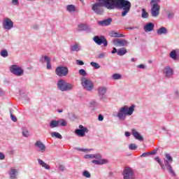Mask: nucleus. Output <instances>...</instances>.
Wrapping results in <instances>:
<instances>
[{
    "mask_svg": "<svg viewBox=\"0 0 179 179\" xmlns=\"http://www.w3.org/2000/svg\"><path fill=\"white\" fill-rule=\"evenodd\" d=\"M98 3L92 5V9L96 15H103L104 13V8L103 6L113 10L114 9H122V17L127 16L131 10V1L128 0H98Z\"/></svg>",
    "mask_w": 179,
    "mask_h": 179,
    "instance_id": "1",
    "label": "nucleus"
},
{
    "mask_svg": "<svg viewBox=\"0 0 179 179\" xmlns=\"http://www.w3.org/2000/svg\"><path fill=\"white\" fill-rule=\"evenodd\" d=\"M134 111L135 105H131L130 107H128V106H124L119 109L116 117L120 121H125L127 119V115H132Z\"/></svg>",
    "mask_w": 179,
    "mask_h": 179,
    "instance_id": "2",
    "label": "nucleus"
},
{
    "mask_svg": "<svg viewBox=\"0 0 179 179\" xmlns=\"http://www.w3.org/2000/svg\"><path fill=\"white\" fill-rule=\"evenodd\" d=\"M57 89L61 92H69L73 89V85L66 82L64 79H60L57 83Z\"/></svg>",
    "mask_w": 179,
    "mask_h": 179,
    "instance_id": "3",
    "label": "nucleus"
},
{
    "mask_svg": "<svg viewBox=\"0 0 179 179\" xmlns=\"http://www.w3.org/2000/svg\"><path fill=\"white\" fill-rule=\"evenodd\" d=\"M81 85L85 90L87 92H92L94 89V84L92 80L86 77L81 78Z\"/></svg>",
    "mask_w": 179,
    "mask_h": 179,
    "instance_id": "4",
    "label": "nucleus"
},
{
    "mask_svg": "<svg viewBox=\"0 0 179 179\" xmlns=\"http://www.w3.org/2000/svg\"><path fill=\"white\" fill-rule=\"evenodd\" d=\"M10 72H11V73H13L15 76H23L24 73V70H23L22 67L16 64H13L10 67Z\"/></svg>",
    "mask_w": 179,
    "mask_h": 179,
    "instance_id": "5",
    "label": "nucleus"
},
{
    "mask_svg": "<svg viewBox=\"0 0 179 179\" xmlns=\"http://www.w3.org/2000/svg\"><path fill=\"white\" fill-rule=\"evenodd\" d=\"M69 73V69L64 66H57L55 69V74L59 78L66 76Z\"/></svg>",
    "mask_w": 179,
    "mask_h": 179,
    "instance_id": "6",
    "label": "nucleus"
},
{
    "mask_svg": "<svg viewBox=\"0 0 179 179\" xmlns=\"http://www.w3.org/2000/svg\"><path fill=\"white\" fill-rule=\"evenodd\" d=\"M123 179H135V173L131 167H125L122 172Z\"/></svg>",
    "mask_w": 179,
    "mask_h": 179,
    "instance_id": "7",
    "label": "nucleus"
},
{
    "mask_svg": "<svg viewBox=\"0 0 179 179\" xmlns=\"http://www.w3.org/2000/svg\"><path fill=\"white\" fill-rule=\"evenodd\" d=\"M66 121H65L64 119L59 120H52L49 123V127L50 128L53 129L58 128V127H66Z\"/></svg>",
    "mask_w": 179,
    "mask_h": 179,
    "instance_id": "8",
    "label": "nucleus"
},
{
    "mask_svg": "<svg viewBox=\"0 0 179 179\" xmlns=\"http://www.w3.org/2000/svg\"><path fill=\"white\" fill-rule=\"evenodd\" d=\"M93 41H94L97 45H101V44L103 45V47L108 45V42L104 36H95L93 38Z\"/></svg>",
    "mask_w": 179,
    "mask_h": 179,
    "instance_id": "9",
    "label": "nucleus"
},
{
    "mask_svg": "<svg viewBox=\"0 0 179 179\" xmlns=\"http://www.w3.org/2000/svg\"><path fill=\"white\" fill-rule=\"evenodd\" d=\"M89 132V129L87 127H85L83 125H79V129H76L75 130V134L77 136H80L83 138V136H86V134Z\"/></svg>",
    "mask_w": 179,
    "mask_h": 179,
    "instance_id": "10",
    "label": "nucleus"
},
{
    "mask_svg": "<svg viewBox=\"0 0 179 179\" xmlns=\"http://www.w3.org/2000/svg\"><path fill=\"white\" fill-rule=\"evenodd\" d=\"M160 14V5L153 4L151 8V16L152 17H157Z\"/></svg>",
    "mask_w": 179,
    "mask_h": 179,
    "instance_id": "11",
    "label": "nucleus"
},
{
    "mask_svg": "<svg viewBox=\"0 0 179 179\" xmlns=\"http://www.w3.org/2000/svg\"><path fill=\"white\" fill-rule=\"evenodd\" d=\"M3 27L5 30H10L13 27V21L10 18H5L3 21Z\"/></svg>",
    "mask_w": 179,
    "mask_h": 179,
    "instance_id": "12",
    "label": "nucleus"
},
{
    "mask_svg": "<svg viewBox=\"0 0 179 179\" xmlns=\"http://www.w3.org/2000/svg\"><path fill=\"white\" fill-rule=\"evenodd\" d=\"M113 43L115 47H125L128 44V41H127L125 39L122 38H118V39H114L113 41Z\"/></svg>",
    "mask_w": 179,
    "mask_h": 179,
    "instance_id": "13",
    "label": "nucleus"
},
{
    "mask_svg": "<svg viewBox=\"0 0 179 179\" xmlns=\"http://www.w3.org/2000/svg\"><path fill=\"white\" fill-rule=\"evenodd\" d=\"M164 75L165 78H171L174 75V70L170 66H166L164 69Z\"/></svg>",
    "mask_w": 179,
    "mask_h": 179,
    "instance_id": "14",
    "label": "nucleus"
},
{
    "mask_svg": "<svg viewBox=\"0 0 179 179\" xmlns=\"http://www.w3.org/2000/svg\"><path fill=\"white\" fill-rule=\"evenodd\" d=\"M106 93H107V88L106 87H99L98 88V94L101 100L106 99Z\"/></svg>",
    "mask_w": 179,
    "mask_h": 179,
    "instance_id": "15",
    "label": "nucleus"
},
{
    "mask_svg": "<svg viewBox=\"0 0 179 179\" xmlns=\"http://www.w3.org/2000/svg\"><path fill=\"white\" fill-rule=\"evenodd\" d=\"M35 146L39 149V152H41V153H44L45 152V145H44V143H43V142L41 141H37L35 143Z\"/></svg>",
    "mask_w": 179,
    "mask_h": 179,
    "instance_id": "16",
    "label": "nucleus"
},
{
    "mask_svg": "<svg viewBox=\"0 0 179 179\" xmlns=\"http://www.w3.org/2000/svg\"><path fill=\"white\" fill-rule=\"evenodd\" d=\"M131 134L135 138V139H137V141H140V142L143 141V136H142V135H141V134H139L136 129H133L131 130Z\"/></svg>",
    "mask_w": 179,
    "mask_h": 179,
    "instance_id": "17",
    "label": "nucleus"
},
{
    "mask_svg": "<svg viewBox=\"0 0 179 179\" xmlns=\"http://www.w3.org/2000/svg\"><path fill=\"white\" fill-rule=\"evenodd\" d=\"M155 29V24L152 22H148L147 24L144 26V31L145 33H149L150 31H153Z\"/></svg>",
    "mask_w": 179,
    "mask_h": 179,
    "instance_id": "18",
    "label": "nucleus"
},
{
    "mask_svg": "<svg viewBox=\"0 0 179 179\" xmlns=\"http://www.w3.org/2000/svg\"><path fill=\"white\" fill-rule=\"evenodd\" d=\"M111 22H113V18L109 17L102 21H98V24H99V26H110V24H111Z\"/></svg>",
    "mask_w": 179,
    "mask_h": 179,
    "instance_id": "19",
    "label": "nucleus"
},
{
    "mask_svg": "<svg viewBox=\"0 0 179 179\" xmlns=\"http://www.w3.org/2000/svg\"><path fill=\"white\" fill-rule=\"evenodd\" d=\"M92 163H93L94 164H96L97 166H100L101 164H107V163H108V161L107 159H95V160H92Z\"/></svg>",
    "mask_w": 179,
    "mask_h": 179,
    "instance_id": "20",
    "label": "nucleus"
},
{
    "mask_svg": "<svg viewBox=\"0 0 179 179\" xmlns=\"http://www.w3.org/2000/svg\"><path fill=\"white\" fill-rule=\"evenodd\" d=\"M10 179L17 178V170L16 169H11L9 172Z\"/></svg>",
    "mask_w": 179,
    "mask_h": 179,
    "instance_id": "21",
    "label": "nucleus"
},
{
    "mask_svg": "<svg viewBox=\"0 0 179 179\" xmlns=\"http://www.w3.org/2000/svg\"><path fill=\"white\" fill-rule=\"evenodd\" d=\"M166 159L164 160V163L165 165L171 164L173 162V157L170 155V154L165 155Z\"/></svg>",
    "mask_w": 179,
    "mask_h": 179,
    "instance_id": "22",
    "label": "nucleus"
},
{
    "mask_svg": "<svg viewBox=\"0 0 179 179\" xmlns=\"http://www.w3.org/2000/svg\"><path fill=\"white\" fill-rule=\"evenodd\" d=\"M38 164H40V166H41V167H43V169H45L46 170H50L51 168L50 167V165H48L45 162H44V161H43V159H38Z\"/></svg>",
    "mask_w": 179,
    "mask_h": 179,
    "instance_id": "23",
    "label": "nucleus"
},
{
    "mask_svg": "<svg viewBox=\"0 0 179 179\" xmlns=\"http://www.w3.org/2000/svg\"><path fill=\"white\" fill-rule=\"evenodd\" d=\"M167 33H169V31L164 27H162L157 31V34H158V36H162V34H167Z\"/></svg>",
    "mask_w": 179,
    "mask_h": 179,
    "instance_id": "24",
    "label": "nucleus"
},
{
    "mask_svg": "<svg viewBox=\"0 0 179 179\" xmlns=\"http://www.w3.org/2000/svg\"><path fill=\"white\" fill-rule=\"evenodd\" d=\"M165 166L169 174H171V176L176 177V171H174V169H173V166H171V164L165 165Z\"/></svg>",
    "mask_w": 179,
    "mask_h": 179,
    "instance_id": "25",
    "label": "nucleus"
},
{
    "mask_svg": "<svg viewBox=\"0 0 179 179\" xmlns=\"http://www.w3.org/2000/svg\"><path fill=\"white\" fill-rule=\"evenodd\" d=\"M110 37H125V35L112 31L109 33Z\"/></svg>",
    "mask_w": 179,
    "mask_h": 179,
    "instance_id": "26",
    "label": "nucleus"
},
{
    "mask_svg": "<svg viewBox=\"0 0 179 179\" xmlns=\"http://www.w3.org/2000/svg\"><path fill=\"white\" fill-rule=\"evenodd\" d=\"M128 52V50L125 48H121L117 50V55L120 57H122V55H125Z\"/></svg>",
    "mask_w": 179,
    "mask_h": 179,
    "instance_id": "27",
    "label": "nucleus"
},
{
    "mask_svg": "<svg viewBox=\"0 0 179 179\" xmlns=\"http://www.w3.org/2000/svg\"><path fill=\"white\" fill-rule=\"evenodd\" d=\"M80 50L81 47L79 45V43H76L71 47V51H76L78 52V51H80Z\"/></svg>",
    "mask_w": 179,
    "mask_h": 179,
    "instance_id": "28",
    "label": "nucleus"
},
{
    "mask_svg": "<svg viewBox=\"0 0 179 179\" xmlns=\"http://www.w3.org/2000/svg\"><path fill=\"white\" fill-rule=\"evenodd\" d=\"M52 138H57V139H62V136L61 134L57 132V131H53L50 134Z\"/></svg>",
    "mask_w": 179,
    "mask_h": 179,
    "instance_id": "29",
    "label": "nucleus"
},
{
    "mask_svg": "<svg viewBox=\"0 0 179 179\" xmlns=\"http://www.w3.org/2000/svg\"><path fill=\"white\" fill-rule=\"evenodd\" d=\"M49 61H51V59H50L48 56H41L39 62L44 64V62H49Z\"/></svg>",
    "mask_w": 179,
    "mask_h": 179,
    "instance_id": "30",
    "label": "nucleus"
},
{
    "mask_svg": "<svg viewBox=\"0 0 179 179\" xmlns=\"http://www.w3.org/2000/svg\"><path fill=\"white\" fill-rule=\"evenodd\" d=\"M170 57L172 58V59H173L174 61H176V59H177V51L176 50H172L170 52Z\"/></svg>",
    "mask_w": 179,
    "mask_h": 179,
    "instance_id": "31",
    "label": "nucleus"
},
{
    "mask_svg": "<svg viewBox=\"0 0 179 179\" xmlns=\"http://www.w3.org/2000/svg\"><path fill=\"white\" fill-rule=\"evenodd\" d=\"M141 17H143V19H148V17H149V13L146 12V9L145 8H142Z\"/></svg>",
    "mask_w": 179,
    "mask_h": 179,
    "instance_id": "32",
    "label": "nucleus"
},
{
    "mask_svg": "<svg viewBox=\"0 0 179 179\" xmlns=\"http://www.w3.org/2000/svg\"><path fill=\"white\" fill-rule=\"evenodd\" d=\"M78 29L80 31H86L88 29L87 25L85 24H80L78 25Z\"/></svg>",
    "mask_w": 179,
    "mask_h": 179,
    "instance_id": "33",
    "label": "nucleus"
},
{
    "mask_svg": "<svg viewBox=\"0 0 179 179\" xmlns=\"http://www.w3.org/2000/svg\"><path fill=\"white\" fill-rule=\"evenodd\" d=\"M66 9H67L68 12H75V10H76V8L73 4L68 5L66 6Z\"/></svg>",
    "mask_w": 179,
    "mask_h": 179,
    "instance_id": "34",
    "label": "nucleus"
},
{
    "mask_svg": "<svg viewBox=\"0 0 179 179\" xmlns=\"http://www.w3.org/2000/svg\"><path fill=\"white\" fill-rule=\"evenodd\" d=\"M0 55L3 57V58H6V57L9 56V53H8V50H2L0 52Z\"/></svg>",
    "mask_w": 179,
    "mask_h": 179,
    "instance_id": "35",
    "label": "nucleus"
},
{
    "mask_svg": "<svg viewBox=\"0 0 179 179\" xmlns=\"http://www.w3.org/2000/svg\"><path fill=\"white\" fill-rule=\"evenodd\" d=\"M83 177H85V178H90L92 177L90 172L86 170L83 172Z\"/></svg>",
    "mask_w": 179,
    "mask_h": 179,
    "instance_id": "36",
    "label": "nucleus"
},
{
    "mask_svg": "<svg viewBox=\"0 0 179 179\" xmlns=\"http://www.w3.org/2000/svg\"><path fill=\"white\" fill-rule=\"evenodd\" d=\"M90 65L91 66H93L95 69H100V64L96 62H91Z\"/></svg>",
    "mask_w": 179,
    "mask_h": 179,
    "instance_id": "37",
    "label": "nucleus"
},
{
    "mask_svg": "<svg viewBox=\"0 0 179 179\" xmlns=\"http://www.w3.org/2000/svg\"><path fill=\"white\" fill-rule=\"evenodd\" d=\"M129 149L130 150H136L138 149V145H136V144H135V143H131L129 145Z\"/></svg>",
    "mask_w": 179,
    "mask_h": 179,
    "instance_id": "38",
    "label": "nucleus"
},
{
    "mask_svg": "<svg viewBox=\"0 0 179 179\" xmlns=\"http://www.w3.org/2000/svg\"><path fill=\"white\" fill-rule=\"evenodd\" d=\"M22 136L25 138H29L30 136V134H29V130H27V129H24L22 130Z\"/></svg>",
    "mask_w": 179,
    "mask_h": 179,
    "instance_id": "39",
    "label": "nucleus"
},
{
    "mask_svg": "<svg viewBox=\"0 0 179 179\" xmlns=\"http://www.w3.org/2000/svg\"><path fill=\"white\" fill-rule=\"evenodd\" d=\"M122 76H121V74H118V73H115L112 76L113 79H114L115 80H118L120 79H121Z\"/></svg>",
    "mask_w": 179,
    "mask_h": 179,
    "instance_id": "40",
    "label": "nucleus"
},
{
    "mask_svg": "<svg viewBox=\"0 0 179 179\" xmlns=\"http://www.w3.org/2000/svg\"><path fill=\"white\" fill-rule=\"evenodd\" d=\"M166 16H167V18L169 20L173 19V17H174V13L171 11H167Z\"/></svg>",
    "mask_w": 179,
    "mask_h": 179,
    "instance_id": "41",
    "label": "nucleus"
},
{
    "mask_svg": "<svg viewBox=\"0 0 179 179\" xmlns=\"http://www.w3.org/2000/svg\"><path fill=\"white\" fill-rule=\"evenodd\" d=\"M93 159H96V160H100L103 159V157L100 154H93Z\"/></svg>",
    "mask_w": 179,
    "mask_h": 179,
    "instance_id": "42",
    "label": "nucleus"
},
{
    "mask_svg": "<svg viewBox=\"0 0 179 179\" xmlns=\"http://www.w3.org/2000/svg\"><path fill=\"white\" fill-rule=\"evenodd\" d=\"M78 73L81 75V76H86V75H87V73L83 69H80Z\"/></svg>",
    "mask_w": 179,
    "mask_h": 179,
    "instance_id": "43",
    "label": "nucleus"
},
{
    "mask_svg": "<svg viewBox=\"0 0 179 179\" xmlns=\"http://www.w3.org/2000/svg\"><path fill=\"white\" fill-rule=\"evenodd\" d=\"M161 1L162 0H151L150 5L151 6H153V5H159Z\"/></svg>",
    "mask_w": 179,
    "mask_h": 179,
    "instance_id": "44",
    "label": "nucleus"
},
{
    "mask_svg": "<svg viewBox=\"0 0 179 179\" xmlns=\"http://www.w3.org/2000/svg\"><path fill=\"white\" fill-rule=\"evenodd\" d=\"M59 171L64 172L66 170V167L64 166V165L59 164Z\"/></svg>",
    "mask_w": 179,
    "mask_h": 179,
    "instance_id": "45",
    "label": "nucleus"
},
{
    "mask_svg": "<svg viewBox=\"0 0 179 179\" xmlns=\"http://www.w3.org/2000/svg\"><path fill=\"white\" fill-rule=\"evenodd\" d=\"M74 149H76V150H78V152H89L88 149H83V148H75Z\"/></svg>",
    "mask_w": 179,
    "mask_h": 179,
    "instance_id": "46",
    "label": "nucleus"
},
{
    "mask_svg": "<svg viewBox=\"0 0 179 179\" xmlns=\"http://www.w3.org/2000/svg\"><path fill=\"white\" fill-rule=\"evenodd\" d=\"M157 150H159V148L154 149L152 151L148 152L149 155L150 156V155H156L157 153Z\"/></svg>",
    "mask_w": 179,
    "mask_h": 179,
    "instance_id": "47",
    "label": "nucleus"
},
{
    "mask_svg": "<svg viewBox=\"0 0 179 179\" xmlns=\"http://www.w3.org/2000/svg\"><path fill=\"white\" fill-rule=\"evenodd\" d=\"M69 118H70V120H71V121H75V120H76V115L70 114L69 115Z\"/></svg>",
    "mask_w": 179,
    "mask_h": 179,
    "instance_id": "48",
    "label": "nucleus"
},
{
    "mask_svg": "<svg viewBox=\"0 0 179 179\" xmlns=\"http://www.w3.org/2000/svg\"><path fill=\"white\" fill-rule=\"evenodd\" d=\"M155 162H157V163H158L159 165L162 164V163H163V162H162V159H160V157H156L155 158Z\"/></svg>",
    "mask_w": 179,
    "mask_h": 179,
    "instance_id": "49",
    "label": "nucleus"
},
{
    "mask_svg": "<svg viewBox=\"0 0 179 179\" xmlns=\"http://www.w3.org/2000/svg\"><path fill=\"white\" fill-rule=\"evenodd\" d=\"M155 162H157V163H158L159 165L162 164V163H163V162H162V159H160V157H156L155 158Z\"/></svg>",
    "mask_w": 179,
    "mask_h": 179,
    "instance_id": "50",
    "label": "nucleus"
},
{
    "mask_svg": "<svg viewBox=\"0 0 179 179\" xmlns=\"http://www.w3.org/2000/svg\"><path fill=\"white\" fill-rule=\"evenodd\" d=\"M10 118H11L12 121H13V122H16L17 121V118L16 117V116H15L12 113L10 115Z\"/></svg>",
    "mask_w": 179,
    "mask_h": 179,
    "instance_id": "51",
    "label": "nucleus"
},
{
    "mask_svg": "<svg viewBox=\"0 0 179 179\" xmlns=\"http://www.w3.org/2000/svg\"><path fill=\"white\" fill-rule=\"evenodd\" d=\"M47 69H52V66H51V61L47 62V66H46Z\"/></svg>",
    "mask_w": 179,
    "mask_h": 179,
    "instance_id": "52",
    "label": "nucleus"
},
{
    "mask_svg": "<svg viewBox=\"0 0 179 179\" xmlns=\"http://www.w3.org/2000/svg\"><path fill=\"white\" fill-rule=\"evenodd\" d=\"M84 157H85V159H93V154L85 155Z\"/></svg>",
    "mask_w": 179,
    "mask_h": 179,
    "instance_id": "53",
    "label": "nucleus"
},
{
    "mask_svg": "<svg viewBox=\"0 0 179 179\" xmlns=\"http://www.w3.org/2000/svg\"><path fill=\"white\" fill-rule=\"evenodd\" d=\"M105 57H106V54H105V53H101V54H99V55H98V58H99V59H101L104 58Z\"/></svg>",
    "mask_w": 179,
    "mask_h": 179,
    "instance_id": "54",
    "label": "nucleus"
},
{
    "mask_svg": "<svg viewBox=\"0 0 179 179\" xmlns=\"http://www.w3.org/2000/svg\"><path fill=\"white\" fill-rule=\"evenodd\" d=\"M13 5L17 6L19 5V0H12Z\"/></svg>",
    "mask_w": 179,
    "mask_h": 179,
    "instance_id": "55",
    "label": "nucleus"
},
{
    "mask_svg": "<svg viewBox=\"0 0 179 179\" xmlns=\"http://www.w3.org/2000/svg\"><path fill=\"white\" fill-rule=\"evenodd\" d=\"M149 155V152H144L141 155V157H148Z\"/></svg>",
    "mask_w": 179,
    "mask_h": 179,
    "instance_id": "56",
    "label": "nucleus"
},
{
    "mask_svg": "<svg viewBox=\"0 0 179 179\" xmlns=\"http://www.w3.org/2000/svg\"><path fill=\"white\" fill-rule=\"evenodd\" d=\"M98 120L99 121H103V120H104V117L103 116V115H99Z\"/></svg>",
    "mask_w": 179,
    "mask_h": 179,
    "instance_id": "57",
    "label": "nucleus"
},
{
    "mask_svg": "<svg viewBox=\"0 0 179 179\" xmlns=\"http://www.w3.org/2000/svg\"><path fill=\"white\" fill-rule=\"evenodd\" d=\"M5 159V155L3 153L0 152V160H4Z\"/></svg>",
    "mask_w": 179,
    "mask_h": 179,
    "instance_id": "58",
    "label": "nucleus"
},
{
    "mask_svg": "<svg viewBox=\"0 0 179 179\" xmlns=\"http://www.w3.org/2000/svg\"><path fill=\"white\" fill-rule=\"evenodd\" d=\"M78 65H85V63L82 60H77Z\"/></svg>",
    "mask_w": 179,
    "mask_h": 179,
    "instance_id": "59",
    "label": "nucleus"
},
{
    "mask_svg": "<svg viewBox=\"0 0 179 179\" xmlns=\"http://www.w3.org/2000/svg\"><path fill=\"white\" fill-rule=\"evenodd\" d=\"M159 166H161L162 170H166V164H164L162 163Z\"/></svg>",
    "mask_w": 179,
    "mask_h": 179,
    "instance_id": "60",
    "label": "nucleus"
},
{
    "mask_svg": "<svg viewBox=\"0 0 179 179\" xmlns=\"http://www.w3.org/2000/svg\"><path fill=\"white\" fill-rule=\"evenodd\" d=\"M138 68H140L141 69H145V68H146V66L143 64H139L138 66Z\"/></svg>",
    "mask_w": 179,
    "mask_h": 179,
    "instance_id": "61",
    "label": "nucleus"
},
{
    "mask_svg": "<svg viewBox=\"0 0 179 179\" xmlns=\"http://www.w3.org/2000/svg\"><path fill=\"white\" fill-rule=\"evenodd\" d=\"M116 52H118V51H117V48H113V50L111 51V54H115Z\"/></svg>",
    "mask_w": 179,
    "mask_h": 179,
    "instance_id": "62",
    "label": "nucleus"
},
{
    "mask_svg": "<svg viewBox=\"0 0 179 179\" xmlns=\"http://www.w3.org/2000/svg\"><path fill=\"white\" fill-rule=\"evenodd\" d=\"M175 97H176V99H178L179 98V92H178V91H176L175 92Z\"/></svg>",
    "mask_w": 179,
    "mask_h": 179,
    "instance_id": "63",
    "label": "nucleus"
},
{
    "mask_svg": "<svg viewBox=\"0 0 179 179\" xmlns=\"http://www.w3.org/2000/svg\"><path fill=\"white\" fill-rule=\"evenodd\" d=\"M124 135H125V136H127V137L131 136V133H129V131H126V132L124 133Z\"/></svg>",
    "mask_w": 179,
    "mask_h": 179,
    "instance_id": "64",
    "label": "nucleus"
}]
</instances>
